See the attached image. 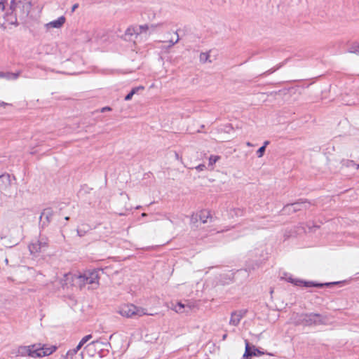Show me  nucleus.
I'll list each match as a JSON object with an SVG mask.
<instances>
[{
	"mask_svg": "<svg viewBox=\"0 0 359 359\" xmlns=\"http://www.w3.org/2000/svg\"><path fill=\"white\" fill-rule=\"evenodd\" d=\"M55 350L56 346H41L40 344L20 346L17 348L15 355L17 357L41 358L52 354Z\"/></svg>",
	"mask_w": 359,
	"mask_h": 359,
	"instance_id": "1",
	"label": "nucleus"
},
{
	"mask_svg": "<svg viewBox=\"0 0 359 359\" xmlns=\"http://www.w3.org/2000/svg\"><path fill=\"white\" fill-rule=\"evenodd\" d=\"M20 1L0 0V25L4 26L6 22L14 26H18V22L15 11Z\"/></svg>",
	"mask_w": 359,
	"mask_h": 359,
	"instance_id": "2",
	"label": "nucleus"
},
{
	"mask_svg": "<svg viewBox=\"0 0 359 359\" xmlns=\"http://www.w3.org/2000/svg\"><path fill=\"white\" fill-rule=\"evenodd\" d=\"M99 279L98 271L93 270L87 271L83 274L78 275V277L75 278V281L77 287L80 289L88 285V288L93 290L98 287Z\"/></svg>",
	"mask_w": 359,
	"mask_h": 359,
	"instance_id": "3",
	"label": "nucleus"
},
{
	"mask_svg": "<svg viewBox=\"0 0 359 359\" xmlns=\"http://www.w3.org/2000/svg\"><path fill=\"white\" fill-rule=\"evenodd\" d=\"M118 313L123 317L133 318L140 317L144 315H150L147 312V309L137 307L134 304H125L121 306L118 309Z\"/></svg>",
	"mask_w": 359,
	"mask_h": 359,
	"instance_id": "4",
	"label": "nucleus"
},
{
	"mask_svg": "<svg viewBox=\"0 0 359 359\" xmlns=\"http://www.w3.org/2000/svg\"><path fill=\"white\" fill-rule=\"evenodd\" d=\"M325 317L318 313L302 314L299 316L298 323L304 325H313L325 324Z\"/></svg>",
	"mask_w": 359,
	"mask_h": 359,
	"instance_id": "5",
	"label": "nucleus"
},
{
	"mask_svg": "<svg viewBox=\"0 0 359 359\" xmlns=\"http://www.w3.org/2000/svg\"><path fill=\"white\" fill-rule=\"evenodd\" d=\"M48 246V240L46 238H40L39 240L32 241L29 245L30 253L34 256L44 252Z\"/></svg>",
	"mask_w": 359,
	"mask_h": 359,
	"instance_id": "6",
	"label": "nucleus"
},
{
	"mask_svg": "<svg viewBox=\"0 0 359 359\" xmlns=\"http://www.w3.org/2000/svg\"><path fill=\"white\" fill-rule=\"evenodd\" d=\"M285 278V280L287 282L292 283L294 285L304 286V287L314 286V287H322L324 285L329 286V285H333V284L336 283H325V284H322V283L314 284V283H313L311 282H305V281L299 280V279L293 278L292 277V276H287Z\"/></svg>",
	"mask_w": 359,
	"mask_h": 359,
	"instance_id": "7",
	"label": "nucleus"
},
{
	"mask_svg": "<svg viewBox=\"0 0 359 359\" xmlns=\"http://www.w3.org/2000/svg\"><path fill=\"white\" fill-rule=\"evenodd\" d=\"M210 217V213L208 210H201L199 213L193 214L191 217V221L193 223L197 222L201 220L202 223L205 224L208 222V219Z\"/></svg>",
	"mask_w": 359,
	"mask_h": 359,
	"instance_id": "8",
	"label": "nucleus"
},
{
	"mask_svg": "<svg viewBox=\"0 0 359 359\" xmlns=\"http://www.w3.org/2000/svg\"><path fill=\"white\" fill-rule=\"evenodd\" d=\"M78 277V275L73 274L71 273H65L63 278L60 280V283L62 285L69 287L74 286L77 287V284L76 283L75 278Z\"/></svg>",
	"mask_w": 359,
	"mask_h": 359,
	"instance_id": "9",
	"label": "nucleus"
},
{
	"mask_svg": "<svg viewBox=\"0 0 359 359\" xmlns=\"http://www.w3.org/2000/svg\"><path fill=\"white\" fill-rule=\"evenodd\" d=\"M139 35L140 32L136 27H130L126 30L124 39L126 41H135Z\"/></svg>",
	"mask_w": 359,
	"mask_h": 359,
	"instance_id": "10",
	"label": "nucleus"
},
{
	"mask_svg": "<svg viewBox=\"0 0 359 359\" xmlns=\"http://www.w3.org/2000/svg\"><path fill=\"white\" fill-rule=\"evenodd\" d=\"M66 21V19L64 16H61L58 18L57 20L51 21L47 24H46V27L48 28H60L63 26Z\"/></svg>",
	"mask_w": 359,
	"mask_h": 359,
	"instance_id": "11",
	"label": "nucleus"
},
{
	"mask_svg": "<svg viewBox=\"0 0 359 359\" xmlns=\"http://www.w3.org/2000/svg\"><path fill=\"white\" fill-rule=\"evenodd\" d=\"M79 350H76V348L69 350L65 355L62 357V359H82L83 352L77 353Z\"/></svg>",
	"mask_w": 359,
	"mask_h": 359,
	"instance_id": "12",
	"label": "nucleus"
},
{
	"mask_svg": "<svg viewBox=\"0 0 359 359\" xmlns=\"http://www.w3.org/2000/svg\"><path fill=\"white\" fill-rule=\"evenodd\" d=\"M243 314L241 311H235L231 313L229 324L233 326H237L239 323Z\"/></svg>",
	"mask_w": 359,
	"mask_h": 359,
	"instance_id": "13",
	"label": "nucleus"
},
{
	"mask_svg": "<svg viewBox=\"0 0 359 359\" xmlns=\"http://www.w3.org/2000/svg\"><path fill=\"white\" fill-rule=\"evenodd\" d=\"M19 73L2 72H0V78H4L8 80L16 79L18 78Z\"/></svg>",
	"mask_w": 359,
	"mask_h": 359,
	"instance_id": "14",
	"label": "nucleus"
},
{
	"mask_svg": "<svg viewBox=\"0 0 359 359\" xmlns=\"http://www.w3.org/2000/svg\"><path fill=\"white\" fill-rule=\"evenodd\" d=\"M210 53L209 52H203L201 53L199 55V60L201 63H212V60H210Z\"/></svg>",
	"mask_w": 359,
	"mask_h": 359,
	"instance_id": "15",
	"label": "nucleus"
},
{
	"mask_svg": "<svg viewBox=\"0 0 359 359\" xmlns=\"http://www.w3.org/2000/svg\"><path fill=\"white\" fill-rule=\"evenodd\" d=\"M257 355V353L255 352H253V350H251V348L250 347L249 343L246 341H245V351L243 354V358L244 359H248L250 357Z\"/></svg>",
	"mask_w": 359,
	"mask_h": 359,
	"instance_id": "16",
	"label": "nucleus"
},
{
	"mask_svg": "<svg viewBox=\"0 0 359 359\" xmlns=\"http://www.w3.org/2000/svg\"><path fill=\"white\" fill-rule=\"evenodd\" d=\"M309 203L306 202L295 203L292 204L290 206L293 208L294 211L301 210L302 209H306Z\"/></svg>",
	"mask_w": 359,
	"mask_h": 359,
	"instance_id": "17",
	"label": "nucleus"
},
{
	"mask_svg": "<svg viewBox=\"0 0 359 359\" xmlns=\"http://www.w3.org/2000/svg\"><path fill=\"white\" fill-rule=\"evenodd\" d=\"M92 335L91 334H88V335H86L84 337H83L81 339V340L79 341V344L76 346V350H80L81 348V347L87 342L90 339H92Z\"/></svg>",
	"mask_w": 359,
	"mask_h": 359,
	"instance_id": "18",
	"label": "nucleus"
},
{
	"mask_svg": "<svg viewBox=\"0 0 359 359\" xmlns=\"http://www.w3.org/2000/svg\"><path fill=\"white\" fill-rule=\"evenodd\" d=\"M140 89H144V87L139 86V87L133 88L132 90L125 97V100H126V101L130 100L132 99L133 95H135L137 92V90Z\"/></svg>",
	"mask_w": 359,
	"mask_h": 359,
	"instance_id": "19",
	"label": "nucleus"
},
{
	"mask_svg": "<svg viewBox=\"0 0 359 359\" xmlns=\"http://www.w3.org/2000/svg\"><path fill=\"white\" fill-rule=\"evenodd\" d=\"M348 53L359 55V43L352 44L349 48Z\"/></svg>",
	"mask_w": 359,
	"mask_h": 359,
	"instance_id": "20",
	"label": "nucleus"
},
{
	"mask_svg": "<svg viewBox=\"0 0 359 359\" xmlns=\"http://www.w3.org/2000/svg\"><path fill=\"white\" fill-rule=\"evenodd\" d=\"M184 308V305L181 302H178L174 307L173 310H175L177 313H182V310Z\"/></svg>",
	"mask_w": 359,
	"mask_h": 359,
	"instance_id": "21",
	"label": "nucleus"
},
{
	"mask_svg": "<svg viewBox=\"0 0 359 359\" xmlns=\"http://www.w3.org/2000/svg\"><path fill=\"white\" fill-rule=\"evenodd\" d=\"M89 229L90 228L88 226H87L86 228H83V229L79 228L77 229V234H78V236H80V237L83 236L86 233V232L89 230Z\"/></svg>",
	"mask_w": 359,
	"mask_h": 359,
	"instance_id": "22",
	"label": "nucleus"
},
{
	"mask_svg": "<svg viewBox=\"0 0 359 359\" xmlns=\"http://www.w3.org/2000/svg\"><path fill=\"white\" fill-rule=\"evenodd\" d=\"M219 158L220 157L219 156H210L209 158V165H214Z\"/></svg>",
	"mask_w": 359,
	"mask_h": 359,
	"instance_id": "23",
	"label": "nucleus"
},
{
	"mask_svg": "<svg viewBox=\"0 0 359 359\" xmlns=\"http://www.w3.org/2000/svg\"><path fill=\"white\" fill-rule=\"evenodd\" d=\"M175 34H176V39L175 40H172V39H170L169 40V46L168 47L170 48L172 46H173L175 43H177L179 40H180V38H179V35L177 32H175Z\"/></svg>",
	"mask_w": 359,
	"mask_h": 359,
	"instance_id": "24",
	"label": "nucleus"
},
{
	"mask_svg": "<svg viewBox=\"0 0 359 359\" xmlns=\"http://www.w3.org/2000/svg\"><path fill=\"white\" fill-rule=\"evenodd\" d=\"M148 29H149V27H148V25H140V26H139L138 27H136V29H137V30L139 31L140 34L141 33H142L143 32H146V31H147V30H148Z\"/></svg>",
	"mask_w": 359,
	"mask_h": 359,
	"instance_id": "25",
	"label": "nucleus"
},
{
	"mask_svg": "<svg viewBox=\"0 0 359 359\" xmlns=\"http://www.w3.org/2000/svg\"><path fill=\"white\" fill-rule=\"evenodd\" d=\"M265 146L261 147L257 151V156L259 158H261L263 156L264 151H265Z\"/></svg>",
	"mask_w": 359,
	"mask_h": 359,
	"instance_id": "26",
	"label": "nucleus"
},
{
	"mask_svg": "<svg viewBox=\"0 0 359 359\" xmlns=\"http://www.w3.org/2000/svg\"><path fill=\"white\" fill-rule=\"evenodd\" d=\"M196 169L198 171H203L205 169V165L204 164H200L198 166L196 167Z\"/></svg>",
	"mask_w": 359,
	"mask_h": 359,
	"instance_id": "27",
	"label": "nucleus"
},
{
	"mask_svg": "<svg viewBox=\"0 0 359 359\" xmlns=\"http://www.w3.org/2000/svg\"><path fill=\"white\" fill-rule=\"evenodd\" d=\"M253 352H255L257 353V355H262L264 354L263 352L260 351L257 348H256L255 346H253Z\"/></svg>",
	"mask_w": 359,
	"mask_h": 359,
	"instance_id": "28",
	"label": "nucleus"
},
{
	"mask_svg": "<svg viewBox=\"0 0 359 359\" xmlns=\"http://www.w3.org/2000/svg\"><path fill=\"white\" fill-rule=\"evenodd\" d=\"M346 163L347 164L346 165L347 167H350L351 165H355V164L354 163L353 161H351V160H347L346 161Z\"/></svg>",
	"mask_w": 359,
	"mask_h": 359,
	"instance_id": "29",
	"label": "nucleus"
},
{
	"mask_svg": "<svg viewBox=\"0 0 359 359\" xmlns=\"http://www.w3.org/2000/svg\"><path fill=\"white\" fill-rule=\"evenodd\" d=\"M111 109L110 107H105L102 108L101 112H104V111H111Z\"/></svg>",
	"mask_w": 359,
	"mask_h": 359,
	"instance_id": "30",
	"label": "nucleus"
},
{
	"mask_svg": "<svg viewBox=\"0 0 359 359\" xmlns=\"http://www.w3.org/2000/svg\"><path fill=\"white\" fill-rule=\"evenodd\" d=\"M30 6H31V4L29 2H27L26 4V8H27V10H29L30 8ZM29 13V11H27V13Z\"/></svg>",
	"mask_w": 359,
	"mask_h": 359,
	"instance_id": "31",
	"label": "nucleus"
},
{
	"mask_svg": "<svg viewBox=\"0 0 359 359\" xmlns=\"http://www.w3.org/2000/svg\"><path fill=\"white\" fill-rule=\"evenodd\" d=\"M78 8V4H74L72 8V11H74L76 10V8Z\"/></svg>",
	"mask_w": 359,
	"mask_h": 359,
	"instance_id": "32",
	"label": "nucleus"
},
{
	"mask_svg": "<svg viewBox=\"0 0 359 359\" xmlns=\"http://www.w3.org/2000/svg\"><path fill=\"white\" fill-rule=\"evenodd\" d=\"M94 343H95V341H93L92 343L89 344L88 345H87L85 348H89L92 344H93Z\"/></svg>",
	"mask_w": 359,
	"mask_h": 359,
	"instance_id": "33",
	"label": "nucleus"
},
{
	"mask_svg": "<svg viewBox=\"0 0 359 359\" xmlns=\"http://www.w3.org/2000/svg\"><path fill=\"white\" fill-rule=\"evenodd\" d=\"M269 144V141H265L263 146H265V147Z\"/></svg>",
	"mask_w": 359,
	"mask_h": 359,
	"instance_id": "34",
	"label": "nucleus"
},
{
	"mask_svg": "<svg viewBox=\"0 0 359 359\" xmlns=\"http://www.w3.org/2000/svg\"><path fill=\"white\" fill-rule=\"evenodd\" d=\"M227 337V334H224L223 336H222V340H225Z\"/></svg>",
	"mask_w": 359,
	"mask_h": 359,
	"instance_id": "35",
	"label": "nucleus"
},
{
	"mask_svg": "<svg viewBox=\"0 0 359 359\" xmlns=\"http://www.w3.org/2000/svg\"><path fill=\"white\" fill-rule=\"evenodd\" d=\"M246 145L248 146V147H252V144L250 142H248L246 143Z\"/></svg>",
	"mask_w": 359,
	"mask_h": 359,
	"instance_id": "36",
	"label": "nucleus"
},
{
	"mask_svg": "<svg viewBox=\"0 0 359 359\" xmlns=\"http://www.w3.org/2000/svg\"><path fill=\"white\" fill-rule=\"evenodd\" d=\"M175 157L177 159H180V156L178 155V154L175 153Z\"/></svg>",
	"mask_w": 359,
	"mask_h": 359,
	"instance_id": "37",
	"label": "nucleus"
},
{
	"mask_svg": "<svg viewBox=\"0 0 359 359\" xmlns=\"http://www.w3.org/2000/svg\"><path fill=\"white\" fill-rule=\"evenodd\" d=\"M6 104H6V103H5V102H1V106H3V107L6 106Z\"/></svg>",
	"mask_w": 359,
	"mask_h": 359,
	"instance_id": "38",
	"label": "nucleus"
},
{
	"mask_svg": "<svg viewBox=\"0 0 359 359\" xmlns=\"http://www.w3.org/2000/svg\"><path fill=\"white\" fill-rule=\"evenodd\" d=\"M147 215L146 213H144V212L142 214V217H146Z\"/></svg>",
	"mask_w": 359,
	"mask_h": 359,
	"instance_id": "39",
	"label": "nucleus"
},
{
	"mask_svg": "<svg viewBox=\"0 0 359 359\" xmlns=\"http://www.w3.org/2000/svg\"><path fill=\"white\" fill-rule=\"evenodd\" d=\"M355 166H356V168H357V169H358V168H359V164L355 165Z\"/></svg>",
	"mask_w": 359,
	"mask_h": 359,
	"instance_id": "40",
	"label": "nucleus"
},
{
	"mask_svg": "<svg viewBox=\"0 0 359 359\" xmlns=\"http://www.w3.org/2000/svg\"><path fill=\"white\" fill-rule=\"evenodd\" d=\"M44 215H45V212L42 213V215L41 216V217H42Z\"/></svg>",
	"mask_w": 359,
	"mask_h": 359,
	"instance_id": "41",
	"label": "nucleus"
},
{
	"mask_svg": "<svg viewBox=\"0 0 359 359\" xmlns=\"http://www.w3.org/2000/svg\"><path fill=\"white\" fill-rule=\"evenodd\" d=\"M65 219H66V220H68V219H69V217H65Z\"/></svg>",
	"mask_w": 359,
	"mask_h": 359,
	"instance_id": "42",
	"label": "nucleus"
}]
</instances>
